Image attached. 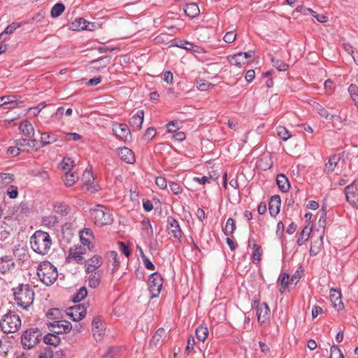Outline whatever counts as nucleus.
Returning <instances> with one entry per match:
<instances>
[{
  "mask_svg": "<svg viewBox=\"0 0 358 358\" xmlns=\"http://www.w3.org/2000/svg\"><path fill=\"white\" fill-rule=\"evenodd\" d=\"M30 245L35 252L45 255L50 250L52 240L48 233L38 230L31 236Z\"/></svg>",
  "mask_w": 358,
  "mask_h": 358,
  "instance_id": "1",
  "label": "nucleus"
},
{
  "mask_svg": "<svg viewBox=\"0 0 358 358\" xmlns=\"http://www.w3.org/2000/svg\"><path fill=\"white\" fill-rule=\"evenodd\" d=\"M14 301L16 304L23 309L29 307L34 299V292L29 284H19L13 288Z\"/></svg>",
  "mask_w": 358,
  "mask_h": 358,
  "instance_id": "2",
  "label": "nucleus"
},
{
  "mask_svg": "<svg viewBox=\"0 0 358 358\" xmlns=\"http://www.w3.org/2000/svg\"><path fill=\"white\" fill-rule=\"evenodd\" d=\"M37 275L45 285H52L58 277L57 268L48 261L41 262L37 267Z\"/></svg>",
  "mask_w": 358,
  "mask_h": 358,
  "instance_id": "3",
  "label": "nucleus"
},
{
  "mask_svg": "<svg viewBox=\"0 0 358 358\" xmlns=\"http://www.w3.org/2000/svg\"><path fill=\"white\" fill-rule=\"evenodd\" d=\"M90 213L94 223L99 227L110 224L113 221L110 210L103 205H96Z\"/></svg>",
  "mask_w": 358,
  "mask_h": 358,
  "instance_id": "4",
  "label": "nucleus"
},
{
  "mask_svg": "<svg viewBox=\"0 0 358 358\" xmlns=\"http://www.w3.org/2000/svg\"><path fill=\"white\" fill-rule=\"evenodd\" d=\"M21 327V320L20 316L15 312L9 311L5 314L1 321L0 327L6 334L15 333Z\"/></svg>",
  "mask_w": 358,
  "mask_h": 358,
  "instance_id": "5",
  "label": "nucleus"
},
{
  "mask_svg": "<svg viewBox=\"0 0 358 358\" xmlns=\"http://www.w3.org/2000/svg\"><path fill=\"white\" fill-rule=\"evenodd\" d=\"M41 336L42 333L38 328L29 329L23 333L21 342L24 348L30 349L40 342Z\"/></svg>",
  "mask_w": 358,
  "mask_h": 358,
  "instance_id": "6",
  "label": "nucleus"
},
{
  "mask_svg": "<svg viewBox=\"0 0 358 358\" xmlns=\"http://www.w3.org/2000/svg\"><path fill=\"white\" fill-rule=\"evenodd\" d=\"M163 285V278L158 272H154L150 275L148 278L149 290L151 297L155 298L159 296Z\"/></svg>",
  "mask_w": 358,
  "mask_h": 358,
  "instance_id": "7",
  "label": "nucleus"
},
{
  "mask_svg": "<svg viewBox=\"0 0 358 358\" xmlns=\"http://www.w3.org/2000/svg\"><path fill=\"white\" fill-rule=\"evenodd\" d=\"M86 253V247L83 245L75 246L73 248H70L69 255L66 258L67 263H71L73 261L76 264H83L85 258L83 255Z\"/></svg>",
  "mask_w": 358,
  "mask_h": 358,
  "instance_id": "8",
  "label": "nucleus"
},
{
  "mask_svg": "<svg viewBox=\"0 0 358 358\" xmlns=\"http://www.w3.org/2000/svg\"><path fill=\"white\" fill-rule=\"evenodd\" d=\"M347 201L354 208H358V180H355L345 188Z\"/></svg>",
  "mask_w": 358,
  "mask_h": 358,
  "instance_id": "9",
  "label": "nucleus"
},
{
  "mask_svg": "<svg viewBox=\"0 0 358 358\" xmlns=\"http://www.w3.org/2000/svg\"><path fill=\"white\" fill-rule=\"evenodd\" d=\"M48 325L50 331L57 335L69 333L72 329L71 324L64 320L49 322Z\"/></svg>",
  "mask_w": 358,
  "mask_h": 358,
  "instance_id": "10",
  "label": "nucleus"
},
{
  "mask_svg": "<svg viewBox=\"0 0 358 358\" xmlns=\"http://www.w3.org/2000/svg\"><path fill=\"white\" fill-rule=\"evenodd\" d=\"M167 230L175 238L178 239L180 242L181 241L183 233L178 221L172 216L167 217Z\"/></svg>",
  "mask_w": 358,
  "mask_h": 358,
  "instance_id": "11",
  "label": "nucleus"
},
{
  "mask_svg": "<svg viewBox=\"0 0 358 358\" xmlns=\"http://www.w3.org/2000/svg\"><path fill=\"white\" fill-rule=\"evenodd\" d=\"M113 131L116 136L124 141H129L131 138L130 129L126 124H114Z\"/></svg>",
  "mask_w": 358,
  "mask_h": 358,
  "instance_id": "12",
  "label": "nucleus"
},
{
  "mask_svg": "<svg viewBox=\"0 0 358 358\" xmlns=\"http://www.w3.org/2000/svg\"><path fill=\"white\" fill-rule=\"evenodd\" d=\"M86 313V308L83 305H76L69 308L66 315L73 321H80L85 317Z\"/></svg>",
  "mask_w": 358,
  "mask_h": 358,
  "instance_id": "13",
  "label": "nucleus"
},
{
  "mask_svg": "<svg viewBox=\"0 0 358 358\" xmlns=\"http://www.w3.org/2000/svg\"><path fill=\"white\" fill-rule=\"evenodd\" d=\"M85 272L87 273L98 271L103 264V259L100 255H94L92 257L84 262Z\"/></svg>",
  "mask_w": 358,
  "mask_h": 358,
  "instance_id": "14",
  "label": "nucleus"
},
{
  "mask_svg": "<svg viewBox=\"0 0 358 358\" xmlns=\"http://www.w3.org/2000/svg\"><path fill=\"white\" fill-rule=\"evenodd\" d=\"M15 143L17 146L21 147L22 151H26L27 152H29L34 149L37 150L39 148V143L36 139L20 138L15 140Z\"/></svg>",
  "mask_w": 358,
  "mask_h": 358,
  "instance_id": "15",
  "label": "nucleus"
},
{
  "mask_svg": "<svg viewBox=\"0 0 358 358\" xmlns=\"http://www.w3.org/2000/svg\"><path fill=\"white\" fill-rule=\"evenodd\" d=\"M92 331L94 338L101 341L105 331L104 324L99 317H95L92 320Z\"/></svg>",
  "mask_w": 358,
  "mask_h": 358,
  "instance_id": "16",
  "label": "nucleus"
},
{
  "mask_svg": "<svg viewBox=\"0 0 358 358\" xmlns=\"http://www.w3.org/2000/svg\"><path fill=\"white\" fill-rule=\"evenodd\" d=\"M80 239L83 246L87 248L89 250H92L94 245L92 240L94 239L93 232L90 228H84L80 231Z\"/></svg>",
  "mask_w": 358,
  "mask_h": 358,
  "instance_id": "17",
  "label": "nucleus"
},
{
  "mask_svg": "<svg viewBox=\"0 0 358 358\" xmlns=\"http://www.w3.org/2000/svg\"><path fill=\"white\" fill-rule=\"evenodd\" d=\"M256 315L258 322L265 323L269 318L270 308L266 303H262L257 306Z\"/></svg>",
  "mask_w": 358,
  "mask_h": 358,
  "instance_id": "18",
  "label": "nucleus"
},
{
  "mask_svg": "<svg viewBox=\"0 0 358 358\" xmlns=\"http://www.w3.org/2000/svg\"><path fill=\"white\" fill-rule=\"evenodd\" d=\"M117 154L121 160L127 164H133L135 162V156L133 151L127 147L120 148Z\"/></svg>",
  "mask_w": 358,
  "mask_h": 358,
  "instance_id": "19",
  "label": "nucleus"
},
{
  "mask_svg": "<svg viewBox=\"0 0 358 358\" xmlns=\"http://www.w3.org/2000/svg\"><path fill=\"white\" fill-rule=\"evenodd\" d=\"M281 205L280 197L278 195L273 196L268 203V210L272 217H275L280 212Z\"/></svg>",
  "mask_w": 358,
  "mask_h": 358,
  "instance_id": "20",
  "label": "nucleus"
},
{
  "mask_svg": "<svg viewBox=\"0 0 358 358\" xmlns=\"http://www.w3.org/2000/svg\"><path fill=\"white\" fill-rule=\"evenodd\" d=\"M144 110H138L137 113L131 117L129 124L133 129L137 130L141 129L144 119Z\"/></svg>",
  "mask_w": 358,
  "mask_h": 358,
  "instance_id": "21",
  "label": "nucleus"
},
{
  "mask_svg": "<svg viewBox=\"0 0 358 358\" xmlns=\"http://www.w3.org/2000/svg\"><path fill=\"white\" fill-rule=\"evenodd\" d=\"M166 333L164 329L163 328H159L155 334L152 336V339L150 341V345L157 347L162 344L165 337H166Z\"/></svg>",
  "mask_w": 358,
  "mask_h": 358,
  "instance_id": "22",
  "label": "nucleus"
},
{
  "mask_svg": "<svg viewBox=\"0 0 358 358\" xmlns=\"http://www.w3.org/2000/svg\"><path fill=\"white\" fill-rule=\"evenodd\" d=\"M110 62L109 57H102L97 59L92 60L90 62L91 69L95 71H101L106 67Z\"/></svg>",
  "mask_w": 358,
  "mask_h": 358,
  "instance_id": "23",
  "label": "nucleus"
},
{
  "mask_svg": "<svg viewBox=\"0 0 358 358\" xmlns=\"http://www.w3.org/2000/svg\"><path fill=\"white\" fill-rule=\"evenodd\" d=\"M88 277V285L92 288L97 287L101 281L103 277V271L98 270L96 271L90 273Z\"/></svg>",
  "mask_w": 358,
  "mask_h": 358,
  "instance_id": "24",
  "label": "nucleus"
},
{
  "mask_svg": "<svg viewBox=\"0 0 358 358\" xmlns=\"http://www.w3.org/2000/svg\"><path fill=\"white\" fill-rule=\"evenodd\" d=\"M330 300L333 306L338 310L343 309L344 306L341 301V293L334 289H331Z\"/></svg>",
  "mask_w": 358,
  "mask_h": 358,
  "instance_id": "25",
  "label": "nucleus"
},
{
  "mask_svg": "<svg viewBox=\"0 0 358 358\" xmlns=\"http://www.w3.org/2000/svg\"><path fill=\"white\" fill-rule=\"evenodd\" d=\"M177 124H178V121H176V120L170 121L166 124V129H167L168 132L173 133V138L176 141L181 142L185 139V137H186L185 134L183 131H178L177 129H173L170 128L171 126H175Z\"/></svg>",
  "mask_w": 358,
  "mask_h": 358,
  "instance_id": "26",
  "label": "nucleus"
},
{
  "mask_svg": "<svg viewBox=\"0 0 358 358\" xmlns=\"http://www.w3.org/2000/svg\"><path fill=\"white\" fill-rule=\"evenodd\" d=\"M14 262L13 259L9 257H3L0 258V273L5 274L9 272L14 267Z\"/></svg>",
  "mask_w": 358,
  "mask_h": 358,
  "instance_id": "27",
  "label": "nucleus"
},
{
  "mask_svg": "<svg viewBox=\"0 0 358 358\" xmlns=\"http://www.w3.org/2000/svg\"><path fill=\"white\" fill-rule=\"evenodd\" d=\"M20 131L27 137H33L34 136V129L31 122L28 120L22 121L19 126Z\"/></svg>",
  "mask_w": 358,
  "mask_h": 358,
  "instance_id": "28",
  "label": "nucleus"
},
{
  "mask_svg": "<svg viewBox=\"0 0 358 358\" xmlns=\"http://www.w3.org/2000/svg\"><path fill=\"white\" fill-rule=\"evenodd\" d=\"M276 183L282 192H287L290 188L288 178L284 174H278L276 178Z\"/></svg>",
  "mask_w": 358,
  "mask_h": 358,
  "instance_id": "29",
  "label": "nucleus"
},
{
  "mask_svg": "<svg viewBox=\"0 0 358 358\" xmlns=\"http://www.w3.org/2000/svg\"><path fill=\"white\" fill-rule=\"evenodd\" d=\"M57 137L55 134L48 132H43L41 134V141L39 143L40 145H38V147H44L45 145H50L57 141Z\"/></svg>",
  "mask_w": 358,
  "mask_h": 358,
  "instance_id": "30",
  "label": "nucleus"
},
{
  "mask_svg": "<svg viewBox=\"0 0 358 358\" xmlns=\"http://www.w3.org/2000/svg\"><path fill=\"white\" fill-rule=\"evenodd\" d=\"M184 11L185 14L191 18L196 17L200 13L199 8L195 3H187L184 8Z\"/></svg>",
  "mask_w": 358,
  "mask_h": 358,
  "instance_id": "31",
  "label": "nucleus"
},
{
  "mask_svg": "<svg viewBox=\"0 0 358 358\" xmlns=\"http://www.w3.org/2000/svg\"><path fill=\"white\" fill-rule=\"evenodd\" d=\"M53 210L62 216H66L70 212V207L65 203L56 202L53 204Z\"/></svg>",
  "mask_w": 358,
  "mask_h": 358,
  "instance_id": "32",
  "label": "nucleus"
},
{
  "mask_svg": "<svg viewBox=\"0 0 358 358\" xmlns=\"http://www.w3.org/2000/svg\"><path fill=\"white\" fill-rule=\"evenodd\" d=\"M323 245V236H320L317 240L313 242L310 245V255L315 256L322 250Z\"/></svg>",
  "mask_w": 358,
  "mask_h": 358,
  "instance_id": "33",
  "label": "nucleus"
},
{
  "mask_svg": "<svg viewBox=\"0 0 358 358\" xmlns=\"http://www.w3.org/2000/svg\"><path fill=\"white\" fill-rule=\"evenodd\" d=\"M78 175L76 173L66 171L64 174V181L66 187H71L78 180Z\"/></svg>",
  "mask_w": 358,
  "mask_h": 358,
  "instance_id": "34",
  "label": "nucleus"
},
{
  "mask_svg": "<svg viewBox=\"0 0 358 358\" xmlns=\"http://www.w3.org/2000/svg\"><path fill=\"white\" fill-rule=\"evenodd\" d=\"M46 316L52 321L63 320L64 312L59 308H51L46 313Z\"/></svg>",
  "mask_w": 358,
  "mask_h": 358,
  "instance_id": "35",
  "label": "nucleus"
},
{
  "mask_svg": "<svg viewBox=\"0 0 358 358\" xmlns=\"http://www.w3.org/2000/svg\"><path fill=\"white\" fill-rule=\"evenodd\" d=\"M228 61L231 65H234L238 67L246 64L242 56V52H238L237 54L229 56Z\"/></svg>",
  "mask_w": 358,
  "mask_h": 358,
  "instance_id": "36",
  "label": "nucleus"
},
{
  "mask_svg": "<svg viewBox=\"0 0 358 358\" xmlns=\"http://www.w3.org/2000/svg\"><path fill=\"white\" fill-rule=\"evenodd\" d=\"M312 231V227L306 225L301 232L298 239H297V245L299 246L302 245L305 242H306L310 236V234Z\"/></svg>",
  "mask_w": 358,
  "mask_h": 358,
  "instance_id": "37",
  "label": "nucleus"
},
{
  "mask_svg": "<svg viewBox=\"0 0 358 358\" xmlns=\"http://www.w3.org/2000/svg\"><path fill=\"white\" fill-rule=\"evenodd\" d=\"M43 341L45 344L57 346L60 343V338L57 334H54L51 331L43 338Z\"/></svg>",
  "mask_w": 358,
  "mask_h": 358,
  "instance_id": "38",
  "label": "nucleus"
},
{
  "mask_svg": "<svg viewBox=\"0 0 358 358\" xmlns=\"http://www.w3.org/2000/svg\"><path fill=\"white\" fill-rule=\"evenodd\" d=\"M208 329L206 325H200L196 329V336L198 340L204 342L208 336Z\"/></svg>",
  "mask_w": 358,
  "mask_h": 358,
  "instance_id": "39",
  "label": "nucleus"
},
{
  "mask_svg": "<svg viewBox=\"0 0 358 358\" xmlns=\"http://www.w3.org/2000/svg\"><path fill=\"white\" fill-rule=\"evenodd\" d=\"M59 166L64 171H69L75 166L74 161L69 157H64Z\"/></svg>",
  "mask_w": 358,
  "mask_h": 358,
  "instance_id": "40",
  "label": "nucleus"
},
{
  "mask_svg": "<svg viewBox=\"0 0 358 358\" xmlns=\"http://www.w3.org/2000/svg\"><path fill=\"white\" fill-rule=\"evenodd\" d=\"M14 175L8 173H0V188H3L14 181Z\"/></svg>",
  "mask_w": 358,
  "mask_h": 358,
  "instance_id": "41",
  "label": "nucleus"
},
{
  "mask_svg": "<svg viewBox=\"0 0 358 358\" xmlns=\"http://www.w3.org/2000/svg\"><path fill=\"white\" fill-rule=\"evenodd\" d=\"M108 257L109 260L113 263V267L112 268V272L115 273L116 271L118 270L120 266L118 255L115 251H110L108 253Z\"/></svg>",
  "mask_w": 358,
  "mask_h": 358,
  "instance_id": "42",
  "label": "nucleus"
},
{
  "mask_svg": "<svg viewBox=\"0 0 358 358\" xmlns=\"http://www.w3.org/2000/svg\"><path fill=\"white\" fill-rule=\"evenodd\" d=\"M65 10V6L62 3H57L55 4L50 10V15L52 17H57L62 15Z\"/></svg>",
  "mask_w": 358,
  "mask_h": 358,
  "instance_id": "43",
  "label": "nucleus"
},
{
  "mask_svg": "<svg viewBox=\"0 0 358 358\" xmlns=\"http://www.w3.org/2000/svg\"><path fill=\"white\" fill-rule=\"evenodd\" d=\"M42 223L48 227H53L58 223V219L54 215L44 216L42 217Z\"/></svg>",
  "mask_w": 358,
  "mask_h": 358,
  "instance_id": "44",
  "label": "nucleus"
},
{
  "mask_svg": "<svg viewBox=\"0 0 358 358\" xmlns=\"http://www.w3.org/2000/svg\"><path fill=\"white\" fill-rule=\"evenodd\" d=\"M87 22L83 18H78L71 22L70 28L73 30H83L87 28Z\"/></svg>",
  "mask_w": 358,
  "mask_h": 358,
  "instance_id": "45",
  "label": "nucleus"
},
{
  "mask_svg": "<svg viewBox=\"0 0 358 358\" xmlns=\"http://www.w3.org/2000/svg\"><path fill=\"white\" fill-rule=\"evenodd\" d=\"M339 160V157L337 155L331 156L328 162L325 164V171L327 173H331L334 171L335 167L336 166Z\"/></svg>",
  "mask_w": 358,
  "mask_h": 358,
  "instance_id": "46",
  "label": "nucleus"
},
{
  "mask_svg": "<svg viewBox=\"0 0 358 358\" xmlns=\"http://www.w3.org/2000/svg\"><path fill=\"white\" fill-rule=\"evenodd\" d=\"M271 60L273 66L280 71H285L289 68V65L287 64L279 59L271 57Z\"/></svg>",
  "mask_w": 358,
  "mask_h": 358,
  "instance_id": "47",
  "label": "nucleus"
},
{
  "mask_svg": "<svg viewBox=\"0 0 358 358\" xmlns=\"http://www.w3.org/2000/svg\"><path fill=\"white\" fill-rule=\"evenodd\" d=\"M20 27V24L18 23L13 22L9 25H8L4 31L0 34V40L6 41L7 38L5 37L3 38V36L5 34H10L13 33L18 27Z\"/></svg>",
  "mask_w": 358,
  "mask_h": 358,
  "instance_id": "48",
  "label": "nucleus"
},
{
  "mask_svg": "<svg viewBox=\"0 0 358 358\" xmlns=\"http://www.w3.org/2000/svg\"><path fill=\"white\" fill-rule=\"evenodd\" d=\"M312 106L313 107V108L317 110V112L323 117H325L326 119L328 118L329 117V113L328 111L325 109V108L322 106L320 103L316 102V101H313V103H312Z\"/></svg>",
  "mask_w": 358,
  "mask_h": 358,
  "instance_id": "49",
  "label": "nucleus"
},
{
  "mask_svg": "<svg viewBox=\"0 0 358 358\" xmlns=\"http://www.w3.org/2000/svg\"><path fill=\"white\" fill-rule=\"evenodd\" d=\"M277 134L278 136L284 141H287L290 137L291 134L289 131L282 126H279L277 127Z\"/></svg>",
  "mask_w": 358,
  "mask_h": 358,
  "instance_id": "50",
  "label": "nucleus"
},
{
  "mask_svg": "<svg viewBox=\"0 0 358 358\" xmlns=\"http://www.w3.org/2000/svg\"><path fill=\"white\" fill-rule=\"evenodd\" d=\"M87 295V290L85 287H80L73 297L74 302H80L85 299Z\"/></svg>",
  "mask_w": 358,
  "mask_h": 358,
  "instance_id": "51",
  "label": "nucleus"
},
{
  "mask_svg": "<svg viewBox=\"0 0 358 358\" xmlns=\"http://www.w3.org/2000/svg\"><path fill=\"white\" fill-rule=\"evenodd\" d=\"M236 229L235 220L233 218H228L227 220L224 233L225 234H232Z\"/></svg>",
  "mask_w": 358,
  "mask_h": 358,
  "instance_id": "52",
  "label": "nucleus"
},
{
  "mask_svg": "<svg viewBox=\"0 0 358 358\" xmlns=\"http://www.w3.org/2000/svg\"><path fill=\"white\" fill-rule=\"evenodd\" d=\"M194 345H195V340L193 336L190 335L187 338V346L185 348V352L187 355L190 353H194Z\"/></svg>",
  "mask_w": 358,
  "mask_h": 358,
  "instance_id": "53",
  "label": "nucleus"
},
{
  "mask_svg": "<svg viewBox=\"0 0 358 358\" xmlns=\"http://www.w3.org/2000/svg\"><path fill=\"white\" fill-rule=\"evenodd\" d=\"M120 350L121 348L120 347H110L107 350L106 354L102 357L106 358H114L120 353Z\"/></svg>",
  "mask_w": 358,
  "mask_h": 358,
  "instance_id": "54",
  "label": "nucleus"
},
{
  "mask_svg": "<svg viewBox=\"0 0 358 358\" xmlns=\"http://www.w3.org/2000/svg\"><path fill=\"white\" fill-rule=\"evenodd\" d=\"M330 358H344L343 354L339 347L334 345L330 348Z\"/></svg>",
  "mask_w": 358,
  "mask_h": 358,
  "instance_id": "55",
  "label": "nucleus"
},
{
  "mask_svg": "<svg viewBox=\"0 0 358 358\" xmlns=\"http://www.w3.org/2000/svg\"><path fill=\"white\" fill-rule=\"evenodd\" d=\"M279 280H280V285L282 287L280 291L281 293H283L289 284V275L288 273H284L279 278Z\"/></svg>",
  "mask_w": 358,
  "mask_h": 358,
  "instance_id": "56",
  "label": "nucleus"
},
{
  "mask_svg": "<svg viewBox=\"0 0 358 358\" xmlns=\"http://www.w3.org/2000/svg\"><path fill=\"white\" fill-rule=\"evenodd\" d=\"M196 84L197 89L200 91H206L210 86H213L210 83L203 79L199 80Z\"/></svg>",
  "mask_w": 358,
  "mask_h": 358,
  "instance_id": "57",
  "label": "nucleus"
},
{
  "mask_svg": "<svg viewBox=\"0 0 358 358\" xmlns=\"http://www.w3.org/2000/svg\"><path fill=\"white\" fill-rule=\"evenodd\" d=\"M262 247L261 245L252 249V257L255 263L259 264L261 261Z\"/></svg>",
  "mask_w": 358,
  "mask_h": 358,
  "instance_id": "58",
  "label": "nucleus"
},
{
  "mask_svg": "<svg viewBox=\"0 0 358 358\" xmlns=\"http://www.w3.org/2000/svg\"><path fill=\"white\" fill-rule=\"evenodd\" d=\"M140 251L141 254V258L144 263L145 267L150 271H154L155 269V265L152 263V262L143 254L142 249L140 248Z\"/></svg>",
  "mask_w": 358,
  "mask_h": 358,
  "instance_id": "59",
  "label": "nucleus"
},
{
  "mask_svg": "<svg viewBox=\"0 0 358 358\" xmlns=\"http://www.w3.org/2000/svg\"><path fill=\"white\" fill-rule=\"evenodd\" d=\"M24 103V101L20 99L17 101H10L8 102H5V108L6 109H13L17 107H21Z\"/></svg>",
  "mask_w": 358,
  "mask_h": 358,
  "instance_id": "60",
  "label": "nucleus"
},
{
  "mask_svg": "<svg viewBox=\"0 0 358 358\" xmlns=\"http://www.w3.org/2000/svg\"><path fill=\"white\" fill-rule=\"evenodd\" d=\"M171 191L176 195L180 194L182 192V187L175 182H170L169 183Z\"/></svg>",
  "mask_w": 358,
  "mask_h": 358,
  "instance_id": "61",
  "label": "nucleus"
},
{
  "mask_svg": "<svg viewBox=\"0 0 358 358\" xmlns=\"http://www.w3.org/2000/svg\"><path fill=\"white\" fill-rule=\"evenodd\" d=\"M6 194L10 199H16L18 196V188L15 185H10L8 187Z\"/></svg>",
  "mask_w": 358,
  "mask_h": 358,
  "instance_id": "62",
  "label": "nucleus"
},
{
  "mask_svg": "<svg viewBox=\"0 0 358 358\" xmlns=\"http://www.w3.org/2000/svg\"><path fill=\"white\" fill-rule=\"evenodd\" d=\"M156 134L157 131L155 127H149L146 129L143 137L145 139L150 141L155 136Z\"/></svg>",
  "mask_w": 358,
  "mask_h": 358,
  "instance_id": "63",
  "label": "nucleus"
},
{
  "mask_svg": "<svg viewBox=\"0 0 358 358\" xmlns=\"http://www.w3.org/2000/svg\"><path fill=\"white\" fill-rule=\"evenodd\" d=\"M236 38V34L234 31H230L226 33L223 39L227 43H233Z\"/></svg>",
  "mask_w": 358,
  "mask_h": 358,
  "instance_id": "64",
  "label": "nucleus"
}]
</instances>
